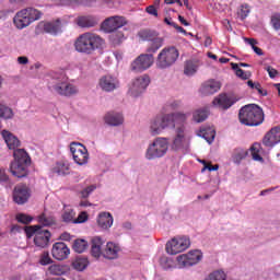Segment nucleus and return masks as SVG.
Here are the masks:
<instances>
[{
  "label": "nucleus",
  "instance_id": "obj_61",
  "mask_svg": "<svg viewBox=\"0 0 280 280\" xmlns=\"http://www.w3.org/2000/svg\"><path fill=\"white\" fill-rule=\"evenodd\" d=\"M60 240H62L63 242H70L71 240V234L65 232L60 235Z\"/></svg>",
  "mask_w": 280,
  "mask_h": 280
},
{
  "label": "nucleus",
  "instance_id": "obj_40",
  "mask_svg": "<svg viewBox=\"0 0 280 280\" xmlns=\"http://www.w3.org/2000/svg\"><path fill=\"white\" fill-rule=\"evenodd\" d=\"M54 174H58L59 176H65V174H69V164L65 162H59L52 168Z\"/></svg>",
  "mask_w": 280,
  "mask_h": 280
},
{
  "label": "nucleus",
  "instance_id": "obj_23",
  "mask_svg": "<svg viewBox=\"0 0 280 280\" xmlns=\"http://www.w3.org/2000/svg\"><path fill=\"white\" fill-rule=\"evenodd\" d=\"M264 145L267 148H275L277 143H280V128L275 127L272 128L262 140Z\"/></svg>",
  "mask_w": 280,
  "mask_h": 280
},
{
  "label": "nucleus",
  "instance_id": "obj_13",
  "mask_svg": "<svg viewBox=\"0 0 280 280\" xmlns=\"http://www.w3.org/2000/svg\"><path fill=\"white\" fill-rule=\"evenodd\" d=\"M70 152L77 165H86L89 163V150L82 143L72 142L70 144Z\"/></svg>",
  "mask_w": 280,
  "mask_h": 280
},
{
  "label": "nucleus",
  "instance_id": "obj_35",
  "mask_svg": "<svg viewBox=\"0 0 280 280\" xmlns=\"http://www.w3.org/2000/svg\"><path fill=\"white\" fill-rule=\"evenodd\" d=\"M79 27H95L97 21L93 16H80L77 20Z\"/></svg>",
  "mask_w": 280,
  "mask_h": 280
},
{
  "label": "nucleus",
  "instance_id": "obj_28",
  "mask_svg": "<svg viewBox=\"0 0 280 280\" xmlns=\"http://www.w3.org/2000/svg\"><path fill=\"white\" fill-rule=\"evenodd\" d=\"M104 121L107 126H121L124 124V116L119 113L108 112L104 116Z\"/></svg>",
  "mask_w": 280,
  "mask_h": 280
},
{
  "label": "nucleus",
  "instance_id": "obj_2",
  "mask_svg": "<svg viewBox=\"0 0 280 280\" xmlns=\"http://www.w3.org/2000/svg\"><path fill=\"white\" fill-rule=\"evenodd\" d=\"M43 13L36 8H24L15 13L13 16V25L16 30H25L30 27L35 21H40Z\"/></svg>",
  "mask_w": 280,
  "mask_h": 280
},
{
  "label": "nucleus",
  "instance_id": "obj_37",
  "mask_svg": "<svg viewBox=\"0 0 280 280\" xmlns=\"http://www.w3.org/2000/svg\"><path fill=\"white\" fill-rule=\"evenodd\" d=\"M207 117H209V112L205 108L196 109L192 113V121H195L196 124H202V121H205Z\"/></svg>",
  "mask_w": 280,
  "mask_h": 280
},
{
  "label": "nucleus",
  "instance_id": "obj_55",
  "mask_svg": "<svg viewBox=\"0 0 280 280\" xmlns=\"http://www.w3.org/2000/svg\"><path fill=\"white\" fill-rule=\"evenodd\" d=\"M201 163H203L205 167L202 168V172H205V170H208L209 172H218V170L220 168V166L218 165H207V162L201 161Z\"/></svg>",
  "mask_w": 280,
  "mask_h": 280
},
{
  "label": "nucleus",
  "instance_id": "obj_60",
  "mask_svg": "<svg viewBox=\"0 0 280 280\" xmlns=\"http://www.w3.org/2000/svg\"><path fill=\"white\" fill-rule=\"evenodd\" d=\"M170 106L173 110H176V108H180V101H173L170 103Z\"/></svg>",
  "mask_w": 280,
  "mask_h": 280
},
{
  "label": "nucleus",
  "instance_id": "obj_47",
  "mask_svg": "<svg viewBox=\"0 0 280 280\" xmlns=\"http://www.w3.org/2000/svg\"><path fill=\"white\" fill-rule=\"evenodd\" d=\"M246 156H248V151L244 149H236L233 154L234 163H240V161H242L243 159H246Z\"/></svg>",
  "mask_w": 280,
  "mask_h": 280
},
{
  "label": "nucleus",
  "instance_id": "obj_32",
  "mask_svg": "<svg viewBox=\"0 0 280 280\" xmlns=\"http://www.w3.org/2000/svg\"><path fill=\"white\" fill-rule=\"evenodd\" d=\"M198 67H200V61L198 60H188L184 67L185 75H194L198 71Z\"/></svg>",
  "mask_w": 280,
  "mask_h": 280
},
{
  "label": "nucleus",
  "instance_id": "obj_42",
  "mask_svg": "<svg viewBox=\"0 0 280 280\" xmlns=\"http://www.w3.org/2000/svg\"><path fill=\"white\" fill-rule=\"evenodd\" d=\"M48 272L49 275H52L55 277H60L62 275H65L66 270H65V266L62 265H50L48 267Z\"/></svg>",
  "mask_w": 280,
  "mask_h": 280
},
{
  "label": "nucleus",
  "instance_id": "obj_19",
  "mask_svg": "<svg viewBox=\"0 0 280 280\" xmlns=\"http://www.w3.org/2000/svg\"><path fill=\"white\" fill-rule=\"evenodd\" d=\"M51 255L57 261H63V259H67L71 255V250L67 244L58 242L52 245Z\"/></svg>",
  "mask_w": 280,
  "mask_h": 280
},
{
  "label": "nucleus",
  "instance_id": "obj_64",
  "mask_svg": "<svg viewBox=\"0 0 280 280\" xmlns=\"http://www.w3.org/2000/svg\"><path fill=\"white\" fill-rule=\"evenodd\" d=\"M114 56H115L116 60H118V62H119V60H124V55L121 52H114Z\"/></svg>",
  "mask_w": 280,
  "mask_h": 280
},
{
  "label": "nucleus",
  "instance_id": "obj_18",
  "mask_svg": "<svg viewBox=\"0 0 280 280\" xmlns=\"http://www.w3.org/2000/svg\"><path fill=\"white\" fill-rule=\"evenodd\" d=\"M235 102H237V100L231 95L219 94L212 101V105L215 108H219L220 110H229V108H231V106H233V104H235Z\"/></svg>",
  "mask_w": 280,
  "mask_h": 280
},
{
  "label": "nucleus",
  "instance_id": "obj_16",
  "mask_svg": "<svg viewBox=\"0 0 280 280\" xmlns=\"http://www.w3.org/2000/svg\"><path fill=\"white\" fill-rule=\"evenodd\" d=\"M171 148L175 152H178V150H187V148H189V137L185 133V127H177L176 136L172 141Z\"/></svg>",
  "mask_w": 280,
  "mask_h": 280
},
{
  "label": "nucleus",
  "instance_id": "obj_3",
  "mask_svg": "<svg viewBox=\"0 0 280 280\" xmlns=\"http://www.w3.org/2000/svg\"><path fill=\"white\" fill-rule=\"evenodd\" d=\"M238 119L244 126H260L264 124V109L256 104L245 105L238 113Z\"/></svg>",
  "mask_w": 280,
  "mask_h": 280
},
{
  "label": "nucleus",
  "instance_id": "obj_8",
  "mask_svg": "<svg viewBox=\"0 0 280 280\" xmlns=\"http://www.w3.org/2000/svg\"><path fill=\"white\" fill-rule=\"evenodd\" d=\"M178 56L176 47H165L158 55L155 66L158 69H170L178 60Z\"/></svg>",
  "mask_w": 280,
  "mask_h": 280
},
{
  "label": "nucleus",
  "instance_id": "obj_49",
  "mask_svg": "<svg viewBox=\"0 0 280 280\" xmlns=\"http://www.w3.org/2000/svg\"><path fill=\"white\" fill-rule=\"evenodd\" d=\"M96 189H97V186L91 185V186L84 188L83 190H81L80 196L82 198H89L90 194H93V191L96 190Z\"/></svg>",
  "mask_w": 280,
  "mask_h": 280
},
{
  "label": "nucleus",
  "instance_id": "obj_62",
  "mask_svg": "<svg viewBox=\"0 0 280 280\" xmlns=\"http://www.w3.org/2000/svg\"><path fill=\"white\" fill-rule=\"evenodd\" d=\"M178 21L182 23V25H185V27H189V22H187L183 15H178Z\"/></svg>",
  "mask_w": 280,
  "mask_h": 280
},
{
  "label": "nucleus",
  "instance_id": "obj_17",
  "mask_svg": "<svg viewBox=\"0 0 280 280\" xmlns=\"http://www.w3.org/2000/svg\"><path fill=\"white\" fill-rule=\"evenodd\" d=\"M98 89L105 93H113L116 89H119V80L110 74H105L98 80Z\"/></svg>",
  "mask_w": 280,
  "mask_h": 280
},
{
  "label": "nucleus",
  "instance_id": "obj_31",
  "mask_svg": "<svg viewBox=\"0 0 280 280\" xmlns=\"http://www.w3.org/2000/svg\"><path fill=\"white\" fill-rule=\"evenodd\" d=\"M0 119L9 120L14 119V110L12 108L3 103L0 102ZM3 128V125H1L0 121V130Z\"/></svg>",
  "mask_w": 280,
  "mask_h": 280
},
{
  "label": "nucleus",
  "instance_id": "obj_5",
  "mask_svg": "<svg viewBox=\"0 0 280 280\" xmlns=\"http://www.w3.org/2000/svg\"><path fill=\"white\" fill-rule=\"evenodd\" d=\"M170 150V138L158 137L149 143L145 151V159L148 161H154V159H163Z\"/></svg>",
  "mask_w": 280,
  "mask_h": 280
},
{
  "label": "nucleus",
  "instance_id": "obj_14",
  "mask_svg": "<svg viewBox=\"0 0 280 280\" xmlns=\"http://www.w3.org/2000/svg\"><path fill=\"white\" fill-rule=\"evenodd\" d=\"M125 25H128V21L126 20V18L121 15H114L107 18L102 23V30L106 32V34H110L113 32H117V30L124 27Z\"/></svg>",
  "mask_w": 280,
  "mask_h": 280
},
{
  "label": "nucleus",
  "instance_id": "obj_38",
  "mask_svg": "<svg viewBox=\"0 0 280 280\" xmlns=\"http://www.w3.org/2000/svg\"><path fill=\"white\" fill-rule=\"evenodd\" d=\"M186 255L189 258L190 266H196V264L202 261V252L200 249L190 250Z\"/></svg>",
  "mask_w": 280,
  "mask_h": 280
},
{
  "label": "nucleus",
  "instance_id": "obj_11",
  "mask_svg": "<svg viewBox=\"0 0 280 280\" xmlns=\"http://www.w3.org/2000/svg\"><path fill=\"white\" fill-rule=\"evenodd\" d=\"M150 86V77L148 74L140 75L131 81L128 94L131 97H139Z\"/></svg>",
  "mask_w": 280,
  "mask_h": 280
},
{
  "label": "nucleus",
  "instance_id": "obj_27",
  "mask_svg": "<svg viewBox=\"0 0 280 280\" xmlns=\"http://www.w3.org/2000/svg\"><path fill=\"white\" fill-rule=\"evenodd\" d=\"M39 27H42L46 34H51L52 36H57V34H60L61 32L60 20L55 22H42Z\"/></svg>",
  "mask_w": 280,
  "mask_h": 280
},
{
  "label": "nucleus",
  "instance_id": "obj_43",
  "mask_svg": "<svg viewBox=\"0 0 280 280\" xmlns=\"http://www.w3.org/2000/svg\"><path fill=\"white\" fill-rule=\"evenodd\" d=\"M233 71H235L237 78H241V80H248L250 78V72L242 70L240 68V65L237 63H231Z\"/></svg>",
  "mask_w": 280,
  "mask_h": 280
},
{
  "label": "nucleus",
  "instance_id": "obj_6",
  "mask_svg": "<svg viewBox=\"0 0 280 280\" xmlns=\"http://www.w3.org/2000/svg\"><path fill=\"white\" fill-rule=\"evenodd\" d=\"M26 237H34V244L37 248H47L51 240V232L40 225H31L25 229Z\"/></svg>",
  "mask_w": 280,
  "mask_h": 280
},
{
  "label": "nucleus",
  "instance_id": "obj_22",
  "mask_svg": "<svg viewBox=\"0 0 280 280\" xmlns=\"http://www.w3.org/2000/svg\"><path fill=\"white\" fill-rule=\"evenodd\" d=\"M13 200L16 205H25L30 200V188L27 186H16L13 191Z\"/></svg>",
  "mask_w": 280,
  "mask_h": 280
},
{
  "label": "nucleus",
  "instance_id": "obj_9",
  "mask_svg": "<svg viewBox=\"0 0 280 280\" xmlns=\"http://www.w3.org/2000/svg\"><path fill=\"white\" fill-rule=\"evenodd\" d=\"M191 246V241L187 236H177L166 243L167 255H178L185 253Z\"/></svg>",
  "mask_w": 280,
  "mask_h": 280
},
{
  "label": "nucleus",
  "instance_id": "obj_12",
  "mask_svg": "<svg viewBox=\"0 0 280 280\" xmlns=\"http://www.w3.org/2000/svg\"><path fill=\"white\" fill-rule=\"evenodd\" d=\"M170 127V118L164 116H156L155 118L151 119L149 124V132L151 137H159V135H163L164 130H167Z\"/></svg>",
  "mask_w": 280,
  "mask_h": 280
},
{
  "label": "nucleus",
  "instance_id": "obj_30",
  "mask_svg": "<svg viewBox=\"0 0 280 280\" xmlns=\"http://www.w3.org/2000/svg\"><path fill=\"white\" fill-rule=\"evenodd\" d=\"M198 137L205 139L207 143L211 144L215 140V129L213 127H203L197 133Z\"/></svg>",
  "mask_w": 280,
  "mask_h": 280
},
{
  "label": "nucleus",
  "instance_id": "obj_7",
  "mask_svg": "<svg viewBox=\"0 0 280 280\" xmlns=\"http://www.w3.org/2000/svg\"><path fill=\"white\" fill-rule=\"evenodd\" d=\"M50 91L52 93H57V95H61L62 97H73V95H78L80 90L73 83L67 81V78L61 77L59 80H56L50 86Z\"/></svg>",
  "mask_w": 280,
  "mask_h": 280
},
{
  "label": "nucleus",
  "instance_id": "obj_1",
  "mask_svg": "<svg viewBox=\"0 0 280 280\" xmlns=\"http://www.w3.org/2000/svg\"><path fill=\"white\" fill-rule=\"evenodd\" d=\"M100 47H104V39L91 32L81 34L74 42V49L79 54L91 55Z\"/></svg>",
  "mask_w": 280,
  "mask_h": 280
},
{
  "label": "nucleus",
  "instance_id": "obj_52",
  "mask_svg": "<svg viewBox=\"0 0 280 280\" xmlns=\"http://www.w3.org/2000/svg\"><path fill=\"white\" fill-rule=\"evenodd\" d=\"M16 220L22 224H30V222H32V217L21 213L16 215Z\"/></svg>",
  "mask_w": 280,
  "mask_h": 280
},
{
  "label": "nucleus",
  "instance_id": "obj_29",
  "mask_svg": "<svg viewBox=\"0 0 280 280\" xmlns=\"http://www.w3.org/2000/svg\"><path fill=\"white\" fill-rule=\"evenodd\" d=\"M113 214L109 212H101L97 217V224L101 229H104L107 231V229H110L113 226Z\"/></svg>",
  "mask_w": 280,
  "mask_h": 280
},
{
  "label": "nucleus",
  "instance_id": "obj_50",
  "mask_svg": "<svg viewBox=\"0 0 280 280\" xmlns=\"http://www.w3.org/2000/svg\"><path fill=\"white\" fill-rule=\"evenodd\" d=\"M74 217H75V212H73V210L69 209L63 212L62 220H63V222H73Z\"/></svg>",
  "mask_w": 280,
  "mask_h": 280
},
{
  "label": "nucleus",
  "instance_id": "obj_25",
  "mask_svg": "<svg viewBox=\"0 0 280 280\" xmlns=\"http://www.w3.org/2000/svg\"><path fill=\"white\" fill-rule=\"evenodd\" d=\"M119 253H121V247H119L117 243L108 242L103 250V257H105V259H117Z\"/></svg>",
  "mask_w": 280,
  "mask_h": 280
},
{
  "label": "nucleus",
  "instance_id": "obj_46",
  "mask_svg": "<svg viewBox=\"0 0 280 280\" xmlns=\"http://www.w3.org/2000/svg\"><path fill=\"white\" fill-rule=\"evenodd\" d=\"M38 262L40 266H49L50 264H54V259L49 256V252H43L39 256Z\"/></svg>",
  "mask_w": 280,
  "mask_h": 280
},
{
  "label": "nucleus",
  "instance_id": "obj_58",
  "mask_svg": "<svg viewBox=\"0 0 280 280\" xmlns=\"http://www.w3.org/2000/svg\"><path fill=\"white\" fill-rule=\"evenodd\" d=\"M19 65H28L30 59L25 56L18 57Z\"/></svg>",
  "mask_w": 280,
  "mask_h": 280
},
{
  "label": "nucleus",
  "instance_id": "obj_59",
  "mask_svg": "<svg viewBox=\"0 0 280 280\" xmlns=\"http://www.w3.org/2000/svg\"><path fill=\"white\" fill-rule=\"evenodd\" d=\"M8 182V174H5V170H0V183Z\"/></svg>",
  "mask_w": 280,
  "mask_h": 280
},
{
  "label": "nucleus",
  "instance_id": "obj_20",
  "mask_svg": "<svg viewBox=\"0 0 280 280\" xmlns=\"http://www.w3.org/2000/svg\"><path fill=\"white\" fill-rule=\"evenodd\" d=\"M0 135L3 141L5 142L7 148H9V150H13V152H16V150H20L19 148H21V140H19V137L14 136V133L5 129H3L0 132Z\"/></svg>",
  "mask_w": 280,
  "mask_h": 280
},
{
  "label": "nucleus",
  "instance_id": "obj_56",
  "mask_svg": "<svg viewBox=\"0 0 280 280\" xmlns=\"http://www.w3.org/2000/svg\"><path fill=\"white\" fill-rule=\"evenodd\" d=\"M145 11L148 14H151V16H159V12L156 11V8L154 5H149Z\"/></svg>",
  "mask_w": 280,
  "mask_h": 280
},
{
  "label": "nucleus",
  "instance_id": "obj_39",
  "mask_svg": "<svg viewBox=\"0 0 280 280\" xmlns=\"http://www.w3.org/2000/svg\"><path fill=\"white\" fill-rule=\"evenodd\" d=\"M250 154L254 161L264 162V158H261V144L254 143L250 148Z\"/></svg>",
  "mask_w": 280,
  "mask_h": 280
},
{
  "label": "nucleus",
  "instance_id": "obj_53",
  "mask_svg": "<svg viewBox=\"0 0 280 280\" xmlns=\"http://www.w3.org/2000/svg\"><path fill=\"white\" fill-rule=\"evenodd\" d=\"M89 220V214L86 212H81L75 220H73L74 224H84Z\"/></svg>",
  "mask_w": 280,
  "mask_h": 280
},
{
  "label": "nucleus",
  "instance_id": "obj_21",
  "mask_svg": "<svg viewBox=\"0 0 280 280\" xmlns=\"http://www.w3.org/2000/svg\"><path fill=\"white\" fill-rule=\"evenodd\" d=\"M222 89V84L220 81H215L213 79H210L202 83L200 88L201 95H214V93H218Z\"/></svg>",
  "mask_w": 280,
  "mask_h": 280
},
{
  "label": "nucleus",
  "instance_id": "obj_34",
  "mask_svg": "<svg viewBox=\"0 0 280 280\" xmlns=\"http://www.w3.org/2000/svg\"><path fill=\"white\" fill-rule=\"evenodd\" d=\"M109 43L114 45V47L119 46L124 40H126V35L121 31H114L109 35Z\"/></svg>",
  "mask_w": 280,
  "mask_h": 280
},
{
  "label": "nucleus",
  "instance_id": "obj_24",
  "mask_svg": "<svg viewBox=\"0 0 280 280\" xmlns=\"http://www.w3.org/2000/svg\"><path fill=\"white\" fill-rule=\"evenodd\" d=\"M166 117L168 118V126L171 128H176V126H180L187 121L189 114L176 112L173 114H167Z\"/></svg>",
  "mask_w": 280,
  "mask_h": 280
},
{
  "label": "nucleus",
  "instance_id": "obj_10",
  "mask_svg": "<svg viewBox=\"0 0 280 280\" xmlns=\"http://www.w3.org/2000/svg\"><path fill=\"white\" fill-rule=\"evenodd\" d=\"M152 65H154V55L141 54L131 62L130 69L136 73H143V71H148Z\"/></svg>",
  "mask_w": 280,
  "mask_h": 280
},
{
  "label": "nucleus",
  "instance_id": "obj_41",
  "mask_svg": "<svg viewBox=\"0 0 280 280\" xmlns=\"http://www.w3.org/2000/svg\"><path fill=\"white\" fill-rule=\"evenodd\" d=\"M72 248L74 253L81 254L89 248V243L85 240H75Z\"/></svg>",
  "mask_w": 280,
  "mask_h": 280
},
{
  "label": "nucleus",
  "instance_id": "obj_48",
  "mask_svg": "<svg viewBox=\"0 0 280 280\" xmlns=\"http://www.w3.org/2000/svg\"><path fill=\"white\" fill-rule=\"evenodd\" d=\"M237 14L240 16V19H242V21H244V19H246V16H248V14H250V5H248L247 3L241 4Z\"/></svg>",
  "mask_w": 280,
  "mask_h": 280
},
{
  "label": "nucleus",
  "instance_id": "obj_44",
  "mask_svg": "<svg viewBox=\"0 0 280 280\" xmlns=\"http://www.w3.org/2000/svg\"><path fill=\"white\" fill-rule=\"evenodd\" d=\"M38 222L42 226H51V224H56V219L51 215H47V213H43L38 217Z\"/></svg>",
  "mask_w": 280,
  "mask_h": 280
},
{
  "label": "nucleus",
  "instance_id": "obj_57",
  "mask_svg": "<svg viewBox=\"0 0 280 280\" xmlns=\"http://www.w3.org/2000/svg\"><path fill=\"white\" fill-rule=\"evenodd\" d=\"M244 40L247 45H250L252 46V49L253 47H255V45H257V40L255 38H248V37H244Z\"/></svg>",
  "mask_w": 280,
  "mask_h": 280
},
{
  "label": "nucleus",
  "instance_id": "obj_63",
  "mask_svg": "<svg viewBox=\"0 0 280 280\" xmlns=\"http://www.w3.org/2000/svg\"><path fill=\"white\" fill-rule=\"evenodd\" d=\"M252 49L255 51V54H257V56H264L261 48L254 46Z\"/></svg>",
  "mask_w": 280,
  "mask_h": 280
},
{
  "label": "nucleus",
  "instance_id": "obj_54",
  "mask_svg": "<svg viewBox=\"0 0 280 280\" xmlns=\"http://www.w3.org/2000/svg\"><path fill=\"white\" fill-rule=\"evenodd\" d=\"M266 71L268 72L269 78H271V79H275L279 75V71H277V69H275L270 66L266 68Z\"/></svg>",
  "mask_w": 280,
  "mask_h": 280
},
{
  "label": "nucleus",
  "instance_id": "obj_15",
  "mask_svg": "<svg viewBox=\"0 0 280 280\" xmlns=\"http://www.w3.org/2000/svg\"><path fill=\"white\" fill-rule=\"evenodd\" d=\"M139 35L141 38L149 43L147 49L149 54H156V51H159V49L163 47V38L155 36L154 34H152V32L141 31Z\"/></svg>",
  "mask_w": 280,
  "mask_h": 280
},
{
  "label": "nucleus",
  "instance_id": "obj_45",
  "mask_svg": "<svg viewBox=\"0 0 280 280\" xmlns=\"http://www.w3.org/2000/svg\"><path fill=\"white\" fill-rule=\"evenodd\" d=\"M160 266L163 270H172V268H176V266H174V259L168 258L167 256L160 258Z\"/></svg>",
  "mask_w": 280,
  "mask_h": 280
},
{
  "label": "nucleus",
  "instance_id": "obj_36",
  "mask_svg": "<svg viewBox=\"0 0 280 280\" xmlns=\"http://www.w3.org/2000/svg\"><path fill=\"white\" fill-rule=\"evenodd\" d=\"M89 258L78 257L72 262V268H74V270H78L79 272H82L86 270V268H89Z\"/></svg>",
  "mask_w": 280,
  "mask_h": 280
},
{
  "label": "nucleus",
  "instance_id": "obj_33",
  "mask_svg": "<svg viewBox=\"0 0 280 280\" xmlns=\"http://www.w3.org/2000/svg\"><path fill=\"white\" fill-rule=\"evenodd\" d=\"M190 261L191 260H190L189 256H187V254L178 255L176 257V267L175 268H178L179 270H183L185 268H191Z\"/></svg>",
  "mask_w": 280,
  "mask_h": 280
},
{
  "label": "nucleus",
  "instance_id": "obj_4",
  "mask_svg": "<svg viewBox=\"0 0 280 280\" xmlns=\"http://www.w3.org/2000/svg\"><path fill=\"white\" fill-rule=\"evenodd\" d=\"M14 161L11 162L10 172L15 178H25L27 176V167H30V155L25 149H19L13 152Z\"/></svg>",
  "mask_w": 280,
  "mask_h": 280
},
{
  "label": "nucleus",
  "instance_id": "obj_51",
  "mask_svg": "<svg viewBox=\"0 0 280 280\" xmlns=\"http://www.w3.org/2000/svg\"><path fill=\"white\" fill-rule=\"evenodd\" d=\"M271 25H272L273 30L279 32V30H280V14L279 13H276L271 16Z\"/></svg>",
  "mask_w": 280,
  "mask_h": 280
},
{
  "label": "nucleus",
  "instance_id": "obj_26",
  "mask_svg": "<svg viewBox=\"0 0 280 280\" xmlns=\"http://www.w3.org/2000/svg\"><path fill=\"white\" fill-rule=\"evenodd\" d=\"M103 246H104V240H102V237L100 236H94L92 238V245H91L92 257H94L95 259H100V257L104 255V250L102 249Z\"/></svg>",
  "mask_w": 280,
  "mask_h": 280
}]
</instances>
